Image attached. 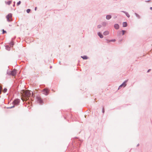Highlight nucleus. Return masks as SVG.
Instances as JSON below:
<instances>
[{"label": "nucleus", "instance_id": "obj_1", "mask_svg": "<svg viewBox=\"0 0 152 152\" xmlns=\"http://www.w3.org/2000/svg\"><path fill=\"white\" fill-rule=\"evenodd\" d=\"M21 96V99L23 101H26L28 99L29 97L30 96L31 93L33 94V92L28 90L23 91Z\"/></svg>", "mask_w": 152, "mask_h": 152}, {"label": "nucleus", "instance_id": "obj_2", "mask_svg": "<svg viewBox=\"0 0 152 152\" xmlns=\"http://www.w3.org/2000/svg\"><path fill=\"white\" fill-rule=\"evenodd\" d=\"M17 73V70L14 69L13 70L11 71H9L7 72V74L8 75H11L12 76H15Z\"/></svg>", "mask_w": 152, "mask_h": 152}, {"label": "nucleus", "instance_id": "obj_3", "mask_svg": "<svg viewBox=\"0 0 152 152\" xmlns=\"http://www.w3.org/2000/svg\"><path fill=\"white\" fill-rule=\"evenodd\" d=\"M6 18L8 21H11L12 20V15L11 14H8L6 16Z\"/></svg>", "mask_w": 152, "mask_h": 152}, {"label": "nucleus", "instance_id": "obj_4", "mask_svg": "<svg viewBox=\"0 0 152 152\" xmlns=\"http://www.w3.org/2000/svg\"><path fill=\"white\" fill-rule=\"evenodd\" d=\"M42 92L44 94L47 95L49 93V90L48 89L45 88L43 90Z\"/></svg>", "mask_w": 152, "mask_h": 152}, {"label": "nucleus", "instance_id": "obj_5", "mask_svg": "<svg viewBox=\"0 0 152 152\" xmlns=\"http://www.w3.org/2000/svg\"><path fill=\"white\" fill-rule=\"evenodd\" d=\"M127 81H126L124 83H123L119 87L118 89H120L121 87L123 86L124 87H125L126 85V82Z\"/></svg>", "mask_w": 152, "mask_h": 152}, {"label": "nucleus", "instance_id": "obj_6", "mask_svg": "<svg viewBox=\"0 0 152 152\" xmlns=\"http://www.w3.org/2000/svg\"><path fill=\"white\" fill-rule=\"evenodd\" d=\"M36 99L37 100V101L40 103H42V101L41 98V97L40 96H37L36 97Z\"/></svg>", "mask_w": 152, "mask_h": 152}, {"label": "nucleus", "instance_id": "obj_7", "mask_svg": "<svg viewBox=\"0 0 152 152\" xmlns=\"http://www.w3.org/2000/svg\"><path fill=\"white\" fill-rule=\"evenodd\" d=\"M19 102V100L18 99H16L13 102L14 105H17L18 104Z\"/></svg>", "mask_w": 152, "mask_h": 152}, {"label": "nucleus", "instance_id": "obj_8", "mask_svg": "<svg viewBox=\"0 0 152 152\" xmlns=\"http://www.w3.org/2000/svg\"><path fill=\"white\" fill-rule=\"evenodd\" d=\"M114 26L115 28L116 29H118L119 28V25L118 24H115L114 25Z\"/></svg>", "mask_w": 152, "mask_h": 152}, {"label": "nucleus", "instance_id": "obj_9", "mask_svg": "<svg viewBox=\"0 0 152 152\" xmlns=\"http://www.w3.org/2000/svg\"><path fill=\"white\" fill-rule=\"evenodd\" d=\"M109 34V32L108 31H106L103 33V34L104 35H107Z\"/></svg>", "mask_w": 152, "mask_h": 152}, {"label": "nucleus", "instance_id": "obj_10", "mask_svg": "<svg viewBox=\"0 0 152 152\" xmlns=\"http://www.w3.org/2000/svg\"><path fill=\"white\" fill-rule=\"evenodd\" d=\"M98 35L101 38H103V37L102 35L101 34V33L100 32H98Z\"/></svg>", "mask_w": 152, "mask_h": 152}, {"label": "nucleus", "instance_id": "obj_11", "mask_svg": "<svg viewBox=\"0 0 152 152\" xmlns=\"http://www.w3.org/2000/svg\"><path fill=\"white\" fill-rule=\"evenodd\" d=\"M123 25L124 27H126L127 26V24L126 22H124L123 24Z\"/></svg>", "mask_w": 152, "mask_h": 152}, {"label": "nucleus", "instance_id": "obj_12", "mask_svg": "<svg viewBox=\"0 0 152 152\" xmlns=\"http://www.w3.org/2000/svg\"><path fill=\"white\" fill-rule=\"evenodd\" d=\"M106 18L107 19L109 20L111 18V16L110 15H107L106 16Z\"/></svg>", "mask_w": 152, "mask_h": 152}, {"label": "nucleus", "instance_id": "obj_13", "mask_svg": "<svg viewBox=\"0 0 152 152\" xmlns=\"http://www.w3.org/2000/svg\"><path fill=\"white\" fill-rule=\"evenodd\" d=\"M81 57L83 58V59H86L88 58L86 56H81Z\"/></svg>", "mask_w": 152, "mask_h": 152}, {"label": "nucleus", "instance_id": "obj_14", "mask_svg": "<svg viewBox=\"0 0 152 152\" xmlns=\"http://www.w3.org/2000/svg\"><path fill=\"white\" fill-rule=\"evenodd\" d=\"M11 2H12L11 1H7V2H6V3L8 5H10L11 4Z\"/></svg>", "mask_w": 152, "mask_h": 152}, {"label": "nucleus", "instance_id": "obj_15", "mask_svg": "<svg viewBox=\"0 0 152 152\" xmlns=\"http://www.w3.org/2000/svg\"><path fill=\"white\" fill-rule=\"evenodd\" d=\"M123 12H124V13H125L126 15V16L128 17V18H129V17H130V15H129V14L128 13L125 12H124V11H123Z\"/></svg>", "mask_w": 152, "mask_h": 152}, {"label": "nucleus", "instance_id": "obj_16", "mask_svg": "<svg viewBox=\"0 0 152 152\" xmlns=\"http://www.w3.org/2000/svg\"><path fill=\"white\" fill-rule=\"evenodd\" d=\"M7 88H4L3 90V91L4 92V93H5L7 91Z\"/></svg>", "mask_w": 152, "mask_h": 152}, {"label": "nucleus", "instance_id": "obj_17", "mask_svg": "<svg viewBox=\"0 0 152 152\" xmlns=\"http://www.w3.org/2000/svg\"><path fill=\"white\" fill-rule=\"evenodd\" d=\"M31 11V10L30 9H28L26 10V12L28 13H29Z\"/></svg>", "mask_w": 152, "mask_h": 152}, {"label": "nucleus", "instance_id": "obj_18", "mask_svg": "<svg viewBox=\"0 0 152 152\" xmlns=\"http://www.w3.org/2000/svg\"><path fill=\"white\" fill-rule=\"evenodd\" d=\"M21 3V1H19L17 3V6H18L19 5H20Z\"/></svg>", "mask_w": 152, "mask_h": 152}, {"label": "nucleus", "instance_id": "obj_19", "mask_svg": "<svg viewBox=\"0 0 152 152\" xmlns=\"http://www.w3.org/2000/svg\"><path fill=\"white\" fill-rule=\"evenodd\" d=\"M122 35H123L124 34V33L126 31L124 30H122Z\"/></svg>", "mask_w": 152, "mask_h": 152}, {"label": "nucleus", "instance_id": "obj_20", "mask_svg": "<svg viewBox=\"0 0 152 152\" xmlns=\"http://www.w3.org/2000/svg\"><path fill=\"white\" fill-rule=\"evenodd\" d=\"M14 45L13 43L12 42L10 43V46L11 47H12Z\"/></svg>", "mask_w": 152, "mask_h": 152}, {"label": "nucleus", "instance_id": "obj_21", "mask_svg": "<svg viewBox=\"0 0 152 152\" xmlns=\"http://www.w3.org/2000/svg\"><path fill=\"white\" fill-rule=\"evenodd\" d=\"M2 89V87L1 86H0V94H1V93Z\"/></svg>", "mask_w": 152, "mask_h": 152}, {"label": "nucleus", "instance_id": "obj_22", "mask_svg": "<svg viewBox=\"0 0 152 152\" xmlns=\"http://www.w3.org/2000/svg\"><path fill=\"white\" fill-rule=\"evenodd\" d=\"M101 27V26L100 25H99L97 26V27L98 28H100Z\"/></svg>", "mask_w": 152, "mask_h": 152}, {"label": "nucleus", "instance_id": "obj_23", "mask_svg": "<svg viewBox=\"0 0 152 152\" xmlns=\"http://www.w3.org/2000/svg\"><path fill=\"white\" fill-rule=\"evenodd\" d=\"M5 33H6V31H4V30H3V34H4Z\"/></svg>", "mask_w": 152, "mask_h": 152}, {"label": "nucleus", "instance_id": "obj_24", "mask_svg": "<svg viewBox=\"0 0 152 152\" xmlns=\"http://www.w3.org/2000/svg\"><path fill=\"white\" fill-rule=\"evenodd\" d=\"M14 107V105H13V106H12V107H9L8 108H12V107Z\"/></svg>", "mask_w": 152, "mask_h": 152}, {"label": "nucleus", "instance_id": "obj_25", "mask_svg": "<svg viewBox=\"0 0 152 152\" xmlns=\"http://www.w3.org/2000/svg\"><path fill=\"white\" fill-rule=\"evenodd\" d=\"M102 112H103V113H104V108H103V110H102Z\"/></svg>", "mask_w": 152, "mask_h": 152}, {"label": "nucleus", "instance_id": "obj_26", "mask_svg": "<svg viewBox=\"0 0 152 152\" xmlns=\"http://www.w3.org/2000/svg\"><path fill=\"white\" fill-rule=\"evenodd\" d=\"M37 7H35V10H37Z\"/></svg>", "mask_w": 152, "mask_h": 152}, {"label": "nucleus", "instance_id": "obj_27", "mask_svg": "<svg viewBox=\"0 0 152 152\" xmlns=\"http://www.w3.org/2000/svg\"><path fill=\"white\" fill-rule=\"evenodd\" d=\"M115 41V39H114L113 40H111L110 41Z\"/></svg>", "mask_w": 152, "mask_h": 152}, {"label": "nucleus", "instance_id": "obj_28", "mask_svg": "<svg viewBox=\"0 0 152 152\" xmlns=\"http://www.w3.org/2000/svg\"><path fill=\"white\" fill-rule=\"evenodd\" d=\"M150 9L151 10H152V7H151L150 8Z\"/></svg>", "mask_w": 152, "mask_h": 152}, {"label": "nucleus", "instance_id": "obj_29", "mask_svg": "<svg viewBox=\"0 0 152 152\" xmlns=\"http://www.w3.org/2000/svg\"><path fill=\"white\" fill-rule=\"evenodd\" d=\"M150 69H149V70H148V72H149V71H150Z\"/></svg>", "mask_w": 152, "mask_h": 152}]
</instances>
